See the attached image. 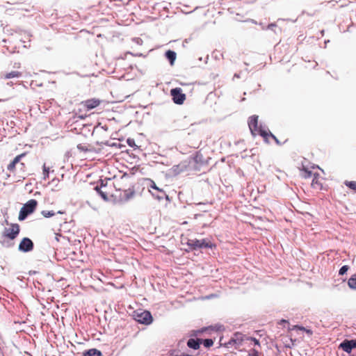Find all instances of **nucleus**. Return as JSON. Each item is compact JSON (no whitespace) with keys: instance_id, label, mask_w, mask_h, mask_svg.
Wrapping results in <instances>:
<instances>
[{"instance_id":"obj_1","label":"nucleus","mask_w":356,"mask_h":356,"mask_svg":"<svg viewBox=\"0 0 356 356\" xmlns=\"http://www.w3.org/2000/svg\"><path fill=\"white\" fill-rule=\"evenodd\" d=\"M115 188L113 201L125 202L132 199L136 195L135 184L133 179L127 175L122 176L113 182Z\"/></svg>"},{"instance_id":"obj_2","label":"nucleus","mask_w":356,"mask_h":356,"mask_svg":"<svg viewBox=\"0 0 356 356\" xmlns=\"http://www.w3.org/2000/svg\"><path fill=\"white\" fill-rule=\"evenodd\" d=\"M258 118V115H253L248 119V127L252 136H261L267 143H268V138H272L277 144H280L277 138L273 134L259 125Z\"/></svg>"},{"instance_id":"obj_3","label":"nucleus","mask_w":356,"mask_h":356,"mask_svg":"<svg viewBox=\"0 0 356 356\" xmlns=\"http://www.w3.org/2000/svg\"><path fill=\"white\" fill-rule=\"evenodd\" d=\"M20 231L19 225L18 224H11L10 227L8 228H5L3 232H2L1 238L0 241L1 245L4 247H11L13 245V243H10L9 241H6V239H9L10 241H13L17 238Z\"/></svg>"},{"instance_id":"obj_4","label":"nucleus","mask_w":356,"mask_h":356,"mask_svg":"<svg viewBox=\"0 0 356 356\" xmlns=\"http://www.w3.org/2000/svg\"><path fill=\"white\" fill-rule=\"evenodd\" d=\"M95 190L100 195V196L106 201L112 200H113V195L115 188L113 187V183L108 184L106 181L105 184L102 181L100 186H96Z\"/></svg>"},{"instance_id":"obj_5","label":"nucleus","mask_w":356,"mask_h":356,"mask_svg":"<svg viewBox=\"0 0 356 356\" xmlns=\"http://www.w3.org/2000/svg\"><path fill=\"white\" fill-rule=\"evenodd\" d=\"M102 103V100L98 98H91L84 101H82L79 104V113H84L86 115V113L98 107Z\"/></svg>"},{"instance_id":"obj_6","label":"nucleus","mask_w":356,"mask_h":356,"mask_svg":"<svg viewBox=\"0 0 356 356\" xmlns=\"http://www.w3.org/2000/svg\"><path fill=\"white\" fill-rule=\"evenodd\" d=\"M26 154V153H22L16 156L8 165L7 169L10 173L15 175L17 171V168L22 172H24L26 170V164L24 162H22V159L24 157Z\"/></svg>"},{"instance_id":"obj_7","label":"nucleus","mask_w":356,"mask_h":356,"mask_svg":"<svg viewBox=\"0 0 356 356\" xmlns=\"http://www.w3.org/2000/svg\"><path fill=\"white\" fill-rule=\"evenodd\" d=\"M38 205V202L34 200L31 199L29 200L21 208L18 219L19 220H24L28 215L32 213L35 209H36V207Z\"/></svg>"},{"instance_id":"obj_8","label":"nucleus","mask_w":356,"mask_h":356,"mask_svg":"<svg viewBox=\"0 0 356 356\" xmlns=\"http://www.w3.org/2000/svg\"><path fill=\"white\" fill-rule=\"evenodd\" d=\"M245 339V335L240 332H236L233 337L225 343L227 348H238Z\"/></svg>"},{"instance_id":"obj_9","label":"nucleus","mask_w":356,"mask_h":356,"mask_svg":"<svg viewBox=\"0 0 356 356\" xmlns=\"http://www.w3.org/2000/svg\"><path fill=\"white\" fill-rule=\"evenodd\" d=\"M170 95L175 104L181 105L186 100V95L183 93L181 88H175L170 90Z\"/></svg>"},{"instance_id":"obj_10","label":"nucleus","mask_w":356,"mask_h":356,"mask_svg":"<svg viewBox=\"0 0 356 356\" xmlns=\"http://www.w3.org/2000/svg\"><path fill=\"white\" fill-rule=\"evenodd\" d=\"M134 316L135 319L140 323L148 325L152 321V316L148 311H143L140 313L137 312Z\"/></svg>"},{"instance_id":"obj_11","label":"nucleus","mask_w":356,"mask_h":356,"mask_svg":"<svg viewBox=\"0 0 356 356\" xmlns=\"http://www.w3.org/2000/svg\"><path fill=\"white\" fill-rule=\"evenodd\" d=\"M188 245L193 249L211 247V243L206 239H191L188 241Z\"/></svg>"},{"instance_id":"obj_12","label":"nucleus","mask_w":356,"mask_h":356,"mask_svg":"<svg viewBox=\"0 0 356 356\" xmlns=\"http://www.w3.org/2000/svg\"><path fill=\"white\" fill-rule=\"evenodd\" d=\"M33 249V243L29 238H24L19 245V250L22 252H30Z\"/></svg>"},{"instance_id":"obj_13","label":"nucleus","mask_w":356,"mask_h":356,"mask_svg":"<svg viewBox=\"0 0 356 356\" xmlns=\"http://www.w3.org/2000/svg\"><path fill=\"white\" fill-rule=\"evenodd\" d=\"M323 181V177H321L318 174L314 173L312 177V187L316 190H322Z\"/></svg>"},{"instance_id":"obj_14","label":"nucleus","mask_w":356,"mask_h":356,"mask_svg":"<svg viewBox=\"0 0 356 356\" xmlns=\"http://www.w3.org/2000/svg\"><path fill=\"white\" fill-rule=\"evenodd\" d=\"M340 346L345 352L350 353L353 348H356V339L350 341L346 340L341 343Z\"/></svg>"},{"instance_id":"obj_15","label":"nucleus","mask_w":356,"mask_h":356,"mask_svg":"<svg viewBox=\"0 0 356 356\" xmlns=\"http://www.w3.org/2000/svg\"><path fill=\"white\" fill-rule=\"evenodd\" d=\"M22 75V73L19 71H11L10 72L5 73L1 75V78L3 79H14V78H19Z\"/></svg>"},{"instance_id":"obj_16","label":"nucleus","mask_w":356,"mask_h":356,"mask_svg":"<svg viewBox=\"0 0 356 356\" xmlns=\"http://www.w3.org/2000/svg\"><path fill=\"white\" fill-rule=\"evenodd\" d=\"M202 343V339H190L187 341V346L194 350H197L200 348V345Z\"/></svg>"},{"instance_id":"obj_17","label":"nucleus","mask_w":356,"mask_h":356,"mask_svg":"<svg viewBox=\"0 0 356 356\" xmlns=\"http://www.w3.org/2000/svg\"><path fill=\"white\" fill-rule=\"evenodd\" d=\"M83 356H102V353L101 351L95 348H92L85 351L83 353Z\"/></svg>"},{"instance_id":"obj_18","label":"nucleus","mask_w":356,"mask_h":356,"mask_svg":"<svg viewBox=\"0 0 356 356\" xmlns=\"http://www.w3.org/2000/svg\"><path fill=\"white\" fill-rule=\"evenodd\" d=\"M301 170V176L303 178L307 179L310 177H313L314 174L311 170H309L308 169L305 168L304 166H302V168Z\"/></svg>"},{"instance_id":"obj_19","label":"nucleus","mask_w":356,"mask_h":356,"mask_svg":"<svg viewBox=\"0 0 356 356\" xmlns=\"http://www.w3.org/2000/svg\"><path fill=\"white\" fill-rule=\"evenodd\" d=\"M166 58L170 61L171 63H173L175 60L176 59V53L173 51L168 50L165 53Z\"/></svg>"},{"instance_id":"obj_20","label":"nucleus","mask_w":356,"mask_h":356,"mask_svg":"<svg viewBox=\"0 0 356 356\" xmlns=\"http://www.w3.org/2000/svg\"><path fill=\"white\" fill-rule=\"evenodd\" d=\"M348 284L350 288L356 289V275L348 280Z\"/></svg>"},{"instance_id":"obj_21","label":"nucleus","mask_w":356,"mask_h":356,"mask_svg":"<svg viewBox=\"0 0 356 356\" xmlns=\"http://www.w3.org/2000/svg\"><path fill=\"white\" fill-rule=\"evenodd\" d=\"M43 170V179L46 180L49 178V167L47 166L46 164H44L42 166Z\"/></svg>"},{"instance_id":"obj_22","label":"nucleus","mask_w":356,"mask_h":356,"mask_svg":"<svg viewBox=\"0 0 356 356\" xmlns=\"http://www.w3.org/2000/svg\"><path fill=\"white\" fill-rule=\"evenodd\" d=\"M346 186L349 188L352 189L356 193V181H346L345 182Z\"/></svg>"},{"instance_id":"obj_23","label":"nucleus","mask_w":356,"mask_h":356,"mask_svg":"<svg viewBox=\"0 0 356 356\" xmlns=\"http://www.w3.org/2000/svg\"><path fill=\"white\" fill-rule=\"evenodd\" d=\"M41 213L44 218H49L55 215V212L54 211L44 210Z\"/></svg>"},{"instance_id":"obj_24","label":"nucleus","mask_w":356,"mask_h":356,"mask_svg":"<svg viewBox=\"0 0 356 356\" xmlns=\"http://www.w3.org/2000/svg\"><path fill=\"white\" fill-rule=\"evenodd\" d=\"M202 342H203L204 346L207 348H209L213 344V341L211 339H207L203 341L202 340Z\"/></svg>"},{"instance_id":"obj_25","label":"nucleus","mask_w":356,"mask_h":356,"mask_svg":"<svg viewBox=\"0 0 356 356\" xmlns=\"http://www.w3.org/2000/svg\"><path fill=\"white\" fill-rule=\"evenodd\" d=\"M77 148L81 150V152H88L89 151V148L87 145H83V144H79L77 145Z\"/></svg>"},{"instance_id":"obj_26","label":"nucleus","mask_w":356,"mask_h":356,"mask_svg":"<svg viewBox=\"0 0 356 356\" xmlns=\"http://www.w3.org/2000/svg\"><path fill=\"white\" fill-rule=\"evenodd\" d=\"M348 266H343L340 269H339V275H343L345 274L348 270Z\"/></svg>"},{"instance_id":"obj_27","label":"nucleus","mask_w":356,"mask_h":356,"mask_svg":"<svg viewBox=\"0 0 356 356\" xmlns=\"http://www.w3.org/2000/svg\"><path fill=\"white\" fill-rule=\"evenodd\" d=\"M246 339L248 340H250V341H253L255 345H258V346L260 345V343H259V340L257 339L256 338H254V337H247Z\"/></svg>"},{"instance_id":"obj_28","label":"nucleus","mask_w":356,"mask_h":356,"mask_svg":"<svg viewBox=\"0 0 356 356\" xmlns=\"http://www.w3.org/2000/svg\"><path fill=\"white\" fill-rule=\"evenodd\" d=\"M295 329H297V330H302V331H305V330L306 329V327H302V326H299V325H293L292 328H291V330H295Z\"/></svg>"},{"instance_id":"obj_29","label":"nucleus","mask_w":356,"mask_h":356,"mask_svg":"<svg viewBox=\"0 0 356 356\" xmlns=\"http://www.w3.org/2000/svg\"><path fill=\"white\" fill-rule=\"evenodd\" d=\"M250 356H259L258 351L256 350H252V353L249 354Z\"/></svg>"},{"instance_id":"obj_30","label":"nucleus","mask_w":356,"mask_h":356,"mask_svg":"<svg viewBox=\"0 0 356 356\" xmlns=\"http://www.w3.org/2000/svg\"><path fill=\"white\" fill-rule=\"evenodd\" d=\"M151 188L157 191H160V189L156 186V184L153 181H152Z\"/></svg>"},{"instance_id":"obj_31","label":"nucleus","mask_w":356,"mask_h":356,"mask_svg":"<svg viewBox=\"0 0 356 356\" xmlns=\"http://www.w3.org/2000/svg\"><path fill=\"white\" fill-rule=\"evenodd\" d=\"M304 332H305L309 335H312L313 334V332L311 330L307 328L305 330Z\"/></svg>"},{"instance_id":"obj_32","label":"nucleus","mask_w":356,"mask_h":356,"mask_svg":"<svg viewBox=\"0 0 356 356\" xmlns=\"http://www.w3.org/2000/svg\"><path fill=\"white\" fill-rule=\"evenodd\" d=\"M61 235L60 234H56V240L57 241H59V237Z\"/></svg>"},{"instance_id":"obj_33","label":"nucleus","mask_w":356,"mask_h":356,"mask_svg":"<svg viewBox=\"0 0 356 356\" xmlns=\"http://www.w3.org/2000/svg\"><path fill=\"white\" fill-rule=\"evenodd\" d=\"M281 322H282V323H286L287 321H285V320H282V321H281Z\"/></svg>"}]
</instances>
